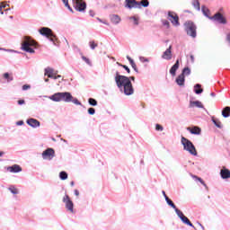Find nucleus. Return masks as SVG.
<instances>
[{
    "label": "nucleus",
    "mask_w": 230,
    "mask_h": 230,
    "mask_svg": "<svg viewBox=\"0 0 230 230\" xmlns=\"http://www.w3.org/2000/svg\"><path fill=\"white\" fill-rule=\"evenodd\" d=\"M89 46L91 49H96V48H98V44H96L94 41H90Z\"/></svg>",
    "instance_id": "nucleus-36"
},
{
    "label": "nucleus",
    "mask_w": 230,
    "mask_h": 230,
    "mask_svg": "<svg viewBox=\"0 0 230 230\" xmlns=\"http://www.w3.org/2000/svg\"><path fill=\"white\" fill-rule=\"evenodd\" d=\"M31 46H35V41L29 37H25V40L22 44V49L27 53H35Z\"/></svg>",
    "instance_id": "nucleus-3"
},
{
    "label": "nucleus",
    "mask_w": 230,
    "mask_h": 230,
    "mask_svg": "<svg viewBox=\"0 0 230 230\" xmlns=\"http://www.w3.org/2000/svg\"><path fill=\"white\" fill-rule=\"evenodd\" d=\"M162 193H163L164 199H166V197H168V196H166V192L164 190H163Z\"/></svg>",
    "instance_id": "nucleus-56"
},
{
    "label": "nucleus",
    "mask_w": 230,
    "mask_h": 230,
    "mask_svg": "<svg viewBox=\"0 0 230 230\" xmlns=\"http://www.w3.org/2000/svg\"><path fill=\"white\" fill-rule=\"evenodd\" d=\"M129 80H132V82H134V80H136V77L130 76V77H129Z\"/></svg>",
    "instance_id": "nucleus-57"
},
{
    "label": "nucleus",
    "mask_w": 230,
    "mask_h": 230,
    "mask_svg": "<svg viewBox=\"0 0 230 230\" xmlns=\"http://www.w3.org/2000/svg\"><path fill=\"white\" fill-rule=\"evenodd\" d=\"M181 75H183V76H190V75H191V70L190 69V67H184Z\"/></svg>",
    "instance_id": "nucleus-31"
},
{
    "label": "nucleus",
    "mask_w": 230,
    "mask_h": 230,
    "mask_svg": "<svg viewBox=\"0 0 230 230\" xmlns=\"http://www.w3.org/2000/svg\"><path fill=\"white\" fill-rule=\"evenodd\" d=\"M210 21H216L218 24H227V19L221 13H217L212 17H209Z\"/></svg>",
    "instance_id": "nucleus-5"
},
{
    "label": "nucleus",
    "mask_w": 230,
    "mask_h": 230,
    "mask_svg": "<svg viewBox=\"0 0 230 230\" xmlns=\"http://www.w3.org/2000/svg\"><path fill=\"white\" fill-rule=\"evenodd\" d=\"M185 30L187 31V34L190 35V37H192L195 39L197 37V27L195 24L191 22H186L185 23Z\"/></svg>",
    "instance_id": "nucleus-4"
},
{
    "label": "nucleus",
    "mask_w": 230,
    "mask_h": 230,
    "mask_svg": "<svg viewBox=\"0 0 230 230\" xmlns=\"http://www.w3.org/2000/svg\"><path fill=\"white\" fill-rule=\"evenodd\" d=\"M223 118H229L230 117V107L226 106L222 111Z\"/></svg>",
    "instance_id": "nucleus-26"
},
{
    "label": "nucleus",
    "mask_w": 230,
    "mask_h": 230,
    "mask_svg": "<svg viewBox=\"0 0 230 230\" xmlns=\"http://www.w3.org/2000/svg\"><path fill=\"white\" fill-rule=\"evenodd\" d=\"M70 185H71V186H75V181H71V182H70Z\"/></svg>",
    "instance_id": "nucleus-61"
},
{
    "label": "nucleus",
    "mask_w": 230,
    "mask_h": 230,
    "mask_svg": "<svg viewBox=\"0 0 230 230\" xmlns=\"http://www.w3.org/2000/svg\"><path fill=\"white\" fill-rule=\"evenodd\" d=\"M181 145L183 146V149L186 150V152H189L190 155H197V149L195 148V146L188 138L182 137Z\"/></svg>",
    "instance_id": "nucleus-2"
},
{
    "label": "nucleus",
    "mask_w": 230,
    "mask_h": 230,
    "mask_svg": "<svg viewBox=\"0 0 230 230\" xmlns=\"http://www.w3.org/2000/svg\"><path fill=\"white\" fill-rule=\"evenodd\" d=\"M184 82H186L184 75L181 74L180 75H178V77L176 78L177 85L182 86V85H184Z\"/></svg>",
    "instance_id": "nucleus-22"
},
{
    "label": "nucleus",
    "mask_w": 230,
    "mask_h": 230,
    "mask_svg": "<svg viewBox=\"0 0 230 230\" xmlns=\"http://www.w3.org/2000/svg\"><path fill=\"white\" fill-rule=\"evenodd\" d=\"M55 157V150L53 148H48L47 150L43 151L42 158L47 161H51Z\"/></svg>",
    "instance_id": "nucleus-10"
},
{
    "label": "nucleus",
    "mask_w": 230,
    "mask_h": 230,
    "mask_svg": "<svg viewBox=\"0 0 230 230\" xmlns=\"http://www.w3.org/2000/svg\"><path fill=\"white\" fill-rule=\"evenodd\" d=\"M210 96H212L213 98H215V96H216V95H215V93H210Z\"/></svg>",
    "instance_id": "nucleus-59"
},
{
    "label": "nucleus",
    "mask_w": 230,
    "mask_h": 230,
    "mask_svg": "<svg viewBox=\"0 0 230 230\" xmlns=\"http://www.w3.org/2000/svg\"><path fill=\"white\" fill-rule=\"evenodd\" d=\"M118 66H119L120 67H123L125 70H127L128 73H130V68H128V66H125V65H121L120 63H118Z\"/></svg>",
    "instance_id": "nucleus-39"
},
{
    "label": "nucleus",
    "mask_w": 230,
    "mask_h": 230,
    "mask_svg": "<svg viewBox=\"0 0 230 230\" xmlns=\"http://www.w3.org/2000/svg\"><path fill=\"white\" fill-rule=\"evenodd\" d=\"M4 78H5V80H7V82H12V80H13V78L10 77V74H8V73L4 74Z\"/></svg>",
    "instance_id": "nucleus-38"
},
{
    "label": "nucleus",
    "mask_w": 230,
    "mask_h": 230,
    "mask_svg": "<svg viewBox=\"0 0 230 230\" xmlns=\"http://www.w3.org/2000/svg\"><path fill=\"white\" fill-rule=\"evenodd\" d=\"M130 65L133 67V69H135V71H136V63L133 61V64H130Z\"/></svg>",
    "instance_id": "nucleus-55"
},
{
    "label": "nucleus",
    "mask_w": 230,
    "mask_h": 230,
    "mask_svg": "<svg viewBox=\"0 0 230 230\" xmlns=\"http://www.w3.org/2000/svg\"><path fill=\"white\" fill-rule=\"evenodd\" d=\"M59 178L61 179V181H66V179H67V172L62 171L59 173Z\"/></svg>",
    "instance_id": "nucleus-32"
},
{
    "label": "nucleus",
    "mask_w": 230,
    "mask_h": 230,
    "mask_svg": "<svg viewBox=\"0 0 230 230\" xmlns=\"http://www.w3.org/2000/svg\"><path fill=\"white\" fill-rule=\"evenodd\" d=\"M9 190L11 191V193H13V195H17L19 193V190H17L15 187H10Z\"/></svg>",
    "instance_id": "nucleus-35"
},
{
    "label": "nucleus",
    "mask_w": 230,
    "mask_h": 230,
    "mask_svg": "<svg viewBox=\"0 0 230 230\" xmlns=\"http://www.w3.org/2000/svg\"><path fill=\"white\" fill-rule=\"evenodd\" d=\"M1 6H2V9L3 8H6V5H4V4L1 3Z\"/></svg>",
    "instance_id": "nucleus-60"
},
{
    "label": "nucleus",
    "mask_w": 230,
    "mask_h": 230,
    "mask_svg": "<svg viewBox=\"0 0 230 230\" xmlns=\"http://www.w3.org/2000/svg\"><path fill=\"white\" fill-rule=\"evenodd\" d=\"M88 103H90V105H92L93 107H96L98 105V102H96V100L93 98H90L88 100Z\"/></svg>",
    "instance_id": "nucleus-33"
},
{
    "label": "nucleus",
    "mask_w": 230,
    "mask_h": 230,
    "mask_svg": "<svg viewBox=\"0 0 230 230\" xmlns=\"http://www.w3.org/2000/svg\"><path fill=\"white\" fill-rule=\"evenodd\" d=\"M82 59L88 64V66H91V60L87 58L85 56L82 57Z\"/></svg>",
    "instance_id": "nucleus-41"
},
{
    "label": "nucleus",
    "mask_w": 230,
    "mask_h": 230,
    "mask_svg": "<svg viewBox=\"0 0 230 230\" xmlns=\"http://www.w3.org/2000/svg\"><path fill=\"white\" fill-rule=\"evenodd\" d=\"M74 7L77 12H84L85 8H87V4L84 0H73Z\"/></svg>",
    "instance_id": "nucleus-8"
},
{
    "label": "nucleus",
    "mask_w": 230,
    "mask_h": 230,
    "mask_svg": "<svg viewBox=\"0 0 230 230\" xmlns=\"http://www.w3.org/2000/svg\"><path fill=\"white\" fill-rule=\"evenodd\" d=\"M62 1L64 3L65 6H66V8H68V10L70 12H73V8H71V6H69V1L68 0H62Z\"/></svg>",
    "instance_id": "nucleus-37"
},
{
    "label": "nucleus",
    "mask_w": 230,
    "mask_h": 230,
    "mask_svg": "<svg viewBox=\"0 0 230 230\" xmlns=\"http://www.w3.org/2000/svg\"><path fill=\"white\" fill-rule=\"evenodd\" d=\"M193 107H197L198 109H204V104L200 101H190V108L193 109Z\"/></svg>",
    "instance_id": "nucleus-16"
},
{
    "label": "nucleus",
    "mask_w": 230,
    "mask_h": 230,
    "mask_svg": "<svg viewBox=\"0 0 230 230\" xmlns=\"http://www.w3.org/2000/svg\"><path fill=\"white\" fill-rule=\"evenodd\" d=\"M165 201L168 204V206H171V208H172V209H174V211H176V209H179V208H177L175 204H173V201H172V199H170V198L165 197Z\"/></svg>",
    "instance_id": "nucleus-28"
},
{
    "label": "nucleus",
    "mask_w": 230,
    "mask_h": 230,
    "mask_svg": "<svg viewBox=\"0 0 230 230\" xmlns=\"http://www.w3.org/2000/svg\"><path fill=\"white\" fill-rule=\"evenodd\" d=\"M18 105H24V100L18 101Z\"/></svg>",
    "instance_id": "nucleus-50"
},
{
    "label": "nucleus",
    "mask_w": 230,
    "mask_h": 230,
    "mask_svg": "<svg viewBox=\"0 0 230 230\" xmlns=\"http://www.w3.org/2000/svg\"><path fill=\"white\" fill-rule=\"evenodd\" d=\"M28 89H31V86L30 84H24L22 86V91H28Z\"/></svg>",
    "instance_id": "nucleus-44"
},
{
    "label": "nucleus",
    "mask_w": 230,
    "mask_h": 230,
    "mask_svg": "<svg viewBox=\"0 0 230 230\" xmlns=\"http://www.w3.org/2000/svg\"><path fill=\"white\" fill-rule=\"evenodd\" d=\"M187 130H189L190 134H194L195 136L200 135L201 132L200 128L199 127L188 128Z\"/></svg>",
    "instance_id": "nucleus-21"
},
{
    "label": "nucleus",
    "mask_w": 230,
    "mask_h": 230,
    "mask_svg": "<svg viewBox=\"0 0 230 230\" xmlns=\"http://www.w3.org/2000/svg\"><path fill=\"white\" fill-rule=\"evenodd\" d=\"M130 19H132L134 21V24L137 25V19L136 17H131Z\"/></svg>",
    "instance_id": "nucleus-49"
},
{
    "label": "nucleus",
    "mask_w": 230,
    "mask_h": 230,
    "mask_svg": "<svg viewBox=\"0 0 230 230\" xmlns=\"http://www.w3.org/2000/svg\"><path fill=\"white\" fill-rule=\"evenodd\" d=\"M190 59H191L192 62H194L195 58L193 56H190Z\"/></svg>",
    "instance_id": "nucleus-58"
},
{
    "label": "nucleus",
    "mask_w": 230,
    "mask_h": 230,
    "mask_svg": "<svg viewBox=\"0 0 230 230\" xmlns=\"http://www.w3.org/2000/svg\"><path fill=\"white\" fill-rule=\"evenodd\" d=\"M2 10H3V5H1V3H0V13H1V15H4V12H2Z\"/></svg>",
    "instance_id": "nucleus-54"
},
{
    "label": "nucleus",
    "mask_w": 230,
    "mask_h": 230,
    "mask_svg": "<svg viewBox=\"0 0 230 230\" xmlns=\"http://www.w3.org/2000/svg\"><path fill=\"white\" fill-rule=\"evenodd\" d=\"M45 82H49V79H45Z\"/></svg>",
    "instance_id": "nucleus-63"
},
{
    "label": "nucleus",
    "mask_w": 230,
    "mask_h": 230,
    "mask_svg": "<svg viewBox=\"0 0 230 230\" xmlns=\"http://www.w3.org/2000/svg\"><path fill=\"white\" fill-rule=\"evenodd\" d=\"M167 19L172 22V26H180L181 24L179 22V16L174 12H168Z\"/></svg>",
    "instance_id": "nucleus-7"
},
{
    "label": "nucleus",
    "mask_w": 230,
    "mask_h": 230,
    "mask_svg": "<svg viewBox=\"0 0 230 230\" xmlns=\"http://www.w3.org/2000/svg\"><path fill=\"white\" fill-rule=\"evenodd\" d=\"M155 129H156V130H159L160 132H163V126H161V125H159V124H156Z\"/></svg>",
    "instance_id": "nucleus-45"
},
{
    "label": "nucleus",
    "mask_w": 230,
    "mask_h": 230,
    "mask_svg": "<svg viewBox=\"0 0 230 230\" xmlns=\"http://www.w3.org/2000/svg\"><path fill=\"white\" fill-rule=\"evenodd\" d=\"M111 21L113 24H119V22H121V18H119L118 14H112L111 16Z\"/></svg>",
    "instance_id": "nucleus-23"
},
{
    "label": "nucleus",
    "mask_w": 230,
    "mask_h": 230,
    "mask_svg": "<svg viewBox=\"0 0 230 230\" xmlns=\"http://www.w3.org/2000/svg\"><path fill=\"white\" fill-rule=\"evenodd\" d=\"M127 59L128 60L129 64H134V59H132L129 56H127Z\"/></svg>",
    "instance_id": "nucleus-48"
},
{
    "label": "nucleus",
    "mask_w": 230,
    "mask_h": 230,
    "mask_svg": "<svg viewBox=\"0 0 230 230\" xmlns=\"http://www.w3.org/2000/svg\"><path fill=\"white\" fill-rule=\"evenodd\" d=\"M23 123L24 122L22 120H20V121L16 122V125L21 126V125H23Z\"/></svg>",
    "instance_id": "nucleus-53"
},
{
    "label": "nucleus",
    "mask_w": 230,
    "mask_h": 230,
    "mask_svg": "<svg viewBox=\"0 0 230 230\" xmlns=\"http://www.w3.org/2000/svg\"><path fill=\"white\" fill-rule=\"evenodd\" d=\"M115 83L117 84V87L123 91L126 96H130L134 94V86H132V82H130V78L119 75V71L115 73Z\"/></svg>",
    "instance_id": "nucleus-1"
},
{
    "label": "nucleus",
    "mask_w": 230,
    "mask_h": 230,
    "mask_svg": "<svg viewBox=\"0 0 230 230\" xmlns=\"http://www.w3.org/2000/svg\"><path fill=\"white\" fill-rule=\"evenodd\" d=\"M49 98L52 102H62V93H56Z\"/></svg>",
    "instance_id": "nucleus-19"
},
{
    "label": "nucleus",
    "mask_w": 230,
    "mask_h": 230,
    "mask_svg": "<svg viewBox=\"0 0 230 230\" xmlns=\"http://www.w3.org/2000/svg\"><path fill=\"white\" fill-rule=\"evenodd\" d=\"M201 12L203 13V15H205V17H207L208 19H209V17H213V16H209V14L211 13L208 7H206V5L201 6Z\"/></svg>",
    "instance_id": "nucleus-24"
},
{
    "label": "nucleus",
    "mask_w": 230,
    "mask_h": 230,
    "mask_svg": "<svg viewBox=\"0 0 230 230\" xmlns=\"http://www.w3.org/2000/svg\"><path fill=\"white\" fill-rule=\"evenodd\" d=\"M139 60H140V62H149L148 58H146L145 57H140Z\"/></svg>",
    "instance_id": "nucleus-46"
},
{
    "label": "nucleus",
    "mask_w": 230,
    "mask_h": 230,
    "mask_svg": "<svg viewBox=\"0 0 230 230\" xmlns=\"http://www.w3.org/2000/svg\"><path fill=\"white\" fill-rule=\"evenodd\" d=\"M126 8H141V4L136 0H126Z\"/></svg>",
    "instance_id": "nucleus-12"
},
{
    "label": "nucleus",
    "mask_w": 230,
    "mask_h": 230,
    "mask_svg": "<svg viewBox=\"0 0 230 230\" xmlns=\"http://www.w3.org/2000/svg\"><path fill=\"white\" fill-rule=\"evenodd\" d=\"M63 202L66 204V209H68V211H70V213H73L74 204H73V201L71 200V199H69V196L65 195L63 198Z\"/></svg>",
    "instance_id": "nucleus-11"
},
{
    "label": "nucleus",
    "mask_w": 230,
    "mask_h": 230,
    "mask_svg": "<svg viewBox=\"0 0 230 230\" xmlns=\"http://www.w3.org/2000/svg\"><path fill=\"white\" fill-rule=\"evenodd\" d=\"M148 4H150V3L148 2V0H142L140 3L141 6H144V8L148 7Z\"/></svg>",
    "instance_id": "nucleus-34"
},
{
    "label": "nucleus",
    "mask_w": 230,
    "mask_h": 230,
    "mask_svg": "<svg viewBox=\"0 0 230 230\" xmlns=\"http://www.w3.org/2000/svg\"><path fill=\"white\" fill-rule=\"evenodd\" d=\"M60 76H61V75H58V76H57V79H58V78H60Z\"/></svg>",
    "instance_id": "nucleus-64"
},
{
    "label": "nucleus",
    "mask_w": 230,
    "mask_h": 230,
    "mask_svg": "<svg viewBox=\"0 0 230 230\" xmlns=\"http://www.w3.org/2000/svg\"><path fill=\"white\" fill-rule=\"evenodd\" d=\"M163 24L164 26H166V28H170V22H168L167 20H164Z\"/></svg>",
    "instance_id": "nucleus-43"
},
{
    "label": "nucleus",
    "mask_w": 230,
    "mask_h": 230,
    "mask_svg": "<svg viewBox=\"0 0 230 230\" xmlns=\"http://www.w3.org/2000/svg\"><path fill=\"white\" fill-rule=\"evenodd\" d=\"M195 179H197V181H199L203 186H205V188H207L206 182H204V181L201 180V178L195 176Z\"/></svg>",
    "instance_id": "nucleus-42"
},
{
    "label": "nucleus",
    "mask_w": 230,
    "mask_h": 230,
    "mask_svg": "<svg viewBox=\"0 0 230 230\" xmlns=\"http://www.w3.org/2000/svg\"><path fill=\"white\" fill-rule=\"evenodd\" d=\"M200 84H197L195 86H194V93L196 94H202V93H204V90L202 88Z\"/></svg>",
    "instance_id": "nucleus-27"
},
{
    "label": "nucleus",
    "mask_w": 230,
    "mask_h": 230,
    "mask_svg": "<svg viewBox=\"0 0 230 230\" xmlns=\"http://www.w3.org/2000/svg\"><path fill=\"white\" fill-rule=\"evenodd\" d=\"M176 215H178L179 218L181 220V222H183V224L190 226V227H195V226H193L190 219H188L180 209L176 208Z\"/></svg>",
    "instance_id": "nucleus-9"
},
{
    "label": "nucleus",
    "mask_w": 230,
    "mask_h": 230,
    "mask_svg": "<svg viewBox=\"0 0 230 230\" xmlns=\"http://www.w3.org/2000/svg\"><path fill=\"white\" fill-rule=\"evenodd\" d=\"M192 6L198 10V12H200V3L199 2V0H193L192 1Z\"/></svg>",
    "instance_id": "nucleus-29"
},
{
    "label": "nucleus",
    "mask_w": 230,
    "mask_h": 230,
    "mask_svg": "<svg viewBox=\"0 0 230 230\" xmlns=\"http://www.w3.org/2000/svg\"><path fill=\"white\" fill-rule=\"evenodd\" d=\"M173 55L172 54V46H170L162 55L164 60H172Z\"/></svg>",
    "instance_id": "nucleus-14"
},
{
    "label": "nucleus",
    "mask_w": 230,
    "mask_h": 230,
    "mask_svg": "<svg viewBox=\"0 0 230 230\" xmlns=\"http://www.w3.org/2000/svg\"><path fill=\"white\" fill-rule=\"evenodd\" d=\"M27 124L32 128H37V127H40V122L35 119H27Z\"/></svg>",
    "instance_id": "nucleus-15"
},
{
    "label": "nucleus",
    "mask_w": 230,
    "mask_h": 230,
    "mask_svg": "<svg viewBox=\"0 0 230 230\" xmlns=\"http://www.w3.org/2000/svg\"><path fill=\"white\" fill-rule=\"evenodd\" d=\"M212 122L217 127V128H222V122H220L218 119H216L215 117H212Z\"/></svg>",
    "instance_id": "nucleus-30"
},
{
    "label": "nucleus",
    "mask_w": 230,
    "mask_h": 230,
    "mask_svg": "<svg viewBox=\"0 0 230 230\" xmlns=\"http://www.w3.org/2000/svg\"><path fill=\"white\" fill-rule=\"evenodd\" d=\"M95 112H96V110H94V108H89V109H88V113H89L91 116L94 115Z\"/></svg>",
    "instance_id": "nucleus-40"
},
{
    "label": "nucleus",
    "mask_w": 230,
    "mask_h": 230,
    "mask_svg": "<svg viewBox=\"0 0 230 230\" xmlns=\"http://www.w3.org/2000/svg\"><path fill=\"white\" fill-rule=\"evenodd\" d=\"M177 69H179V59H177L175 64L171 67L170 75H172V76H175Z\"/></svg>",
    "instance_id": "nucleus-20"
},
{
    "label": "nucleus",
    "mask_w": 230,
    "mask_h": 230,
    "mask_svg": "<svg viewBox=\"0 0 230 230\" xmlns=\"http://www.w3.org/2000/svg\"><path fill=\"white\" fill-rule=\"evenodd\" d=\"M89 13H90L91 17H94V11L91 10V11H89Z\"/></svg>",
    "instance_id": "nucleus-51"
},
{
    "label": "nucleus",
    "mask_w": 230,
    "mask_h": 230,
    "mask_svg": "<svg viewBox=\"0 0 230 230\" xmlns=\"http://www.w3.org/2000/svg\"><path fill=\"white\" fill-rule=\"evenodd\" d=\"M7 170L11 173H19V172H22V169L21 168V166L17 164L8 167Z\"/></svg>",
    "instance_id": "nucleus-18"
},
{
    "label": "nucleus",
    "mask_w": 230,
    "mask_h": 230,
    "mask_svg": "<svg viewBox=\"0 0 230 230\" xmlns=\"http://www.w3.org/2000/svg\"><path fill=\"white\" fill-rule=\"evenodd\" d=\"M74 193L76 197H78V195H80V192L78 191V190H75Z\"/></svg>",
    "instance_id": "nucleus-52"
},
{
    "label": "nucleus",
    "mask_w": 230,
    "mask_h": 230,
    "mask_svg": "<svg viewBox=\"0 0 230 230\" xmlns=\"http://www.w3.org/2000/svg\"><path fill=\"white\" fill-rule=\"evenodd\" d=\"M220 175H221L222 179H229L230 172L227 169H223L220 172Z\"/></svg>",
    "instance_id": "nucleus-25"
},
{
    "label": "nucleus",
    "mask_w": 230,
    "mask_h": 230,
    "mask_svg": "<svg viewBox=\"0 0 230 230\" xmlns=\"http://www.w3.org/2000/svg\"><path fill=\"white\" fill-rule=\"evenodd\" d=\"M61 102H65L66 103H69L73 102V95L69 92L61 93Z\"/></svg>",
    "instance_id": "nucleus-13"
},
{
    "label": "nucleus",
    "mask_w": 230,
    "mask_h": 230,
    "mask_svg": "<svg viewBox=\"0 0 230 230\" xmlns=\"http://www.w3.org/2000/svg\"><path fill=\"white\" fill-rule=\"evenodd\" d=\"M73 103H75V105H81V103L78 102V99H72Z\"/></svg>",
    "instance_id": "nucleus-47"
},
{
    "label": "nucleus",
    "mask_w": 230,
    "mask_h": 230,
    "mask_svg": "<svg viewBox=\"0 0 230 230\" xmlns=\"http://www.w3.org/2000/svg\"><path fill=\"white\" fill-rule=\"evenodd\" d=\"M45 76L57 80V75H55V74L53 73V68L51 67L45 68Z\"/></svg>",
    "instance_id": "nucleus-17"
},
{
    "label": "nucleus",
    "mask_w": 230,
    "mask_h": 230,
    "mask_svg": "<svg viewBox=\"0 0 230 230\" xmlns=\"http://www.w3.org/2000/svg\"><path fill=\"white\" fill-rule=\"evenodd\" d=\"M40 35H43L44 37L50 39L51 42L55 41V35H53L51 29H49L48 27H42L40 30Z\"/></svg>",
    "instance_id": "nucleus-6"
},
{
    "label": "nucleus",
    "mask_w": 230,
    "mask_h": 230,
    "mask_svg": "<svg viewBox=\"0 0 230 230\" xmlns=\"http://www.w3.org/2000/svg\"><path fill=\"white\" fill-rule=\"evenodd\" d=\"M3 156V152H0V157H2Z\"/></svg>",
    "instance_id": "nucleus-62"
}]
</instances>
